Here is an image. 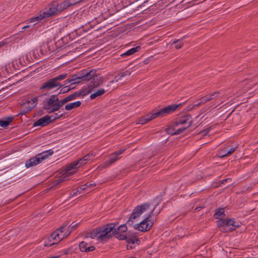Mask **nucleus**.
<instances>
[{
  "mask_svg": "<svg viewBox=\"0 0 258 258\" xmlns=\"http://www.w3.org/2000/svg\"><path fill=\"white\" fill-rule=\"evenodd\" d=\"M224 216L225 211L224 208L219 209L214 214V217L216 219H219L217 221V224L221 232H228L239 227V223L234 221L233 219H222V218Z\"/></svg>",
  "mask_w": 258,
  "mask_h": 258,
  "instance_id": "1",
  "label": "nucleus"
},
{
  "mask_svg": "<svg viewBox=\"0 0 258 258\" xmlns=\"http://www.w3.org/2000/svg\"><path fill=\"white\" fill-rule=\"evenodd\" d=\"M179 105L180 104L170 105L160 109L158 111H157L156 112L153 113H149L143 117L139 118L137 122V124H144L149 121L156 118L157 117L162 116L165 114L170 113L175 111Z\"/></svg>",
  "mask_w": 258,
  "mask_h": 258,
  "instance_id": "2",
  "label": "nucleus"
},
{
  "mask_svg": "<svg viewBox=\"0 0 258 258\" xmlns=\"http://www.w3.org/2000/svg\"><path fill=\"white\" fill-rule=\"evenodd\" d=\"M43 106V109L49 113L57 111L62 107L61 100L56 95H52L44 100Z\"/></svg>",
  "mask_w": 258,
  "mask_h": 258,
  "instance_id": "3",
  "label": "nucleus"
},
{
  "mask_svg": "<svg viewBox=\"0 0 258 258\" xmlns=\"http://www.w3.org/2000/svg\"><path fill=\"white\" fill-rule=\"evenodd\" d=\"M114 227L115 224L111 223L107 224L103 226L97 227L93 229L90 233H88L86 236V238L90 237L93 239L97 238L102 239L109 232L112 231Z\"/></svg>",
  "mask_w": 258,
  "mask_h": 258,
  "instance_id": "4",
  "label": "nucleus"
},
{
  "mask_svg": "<svg viewBox=\"0 0 258 258\" xmlns=\"http://www.w3.org/2000/svg\"><path fill=\"white\" fill-rule=\"evenodd\" d=\"M69 229V227L65 225L53 232L49 238L50 241H53V242L50 243L49 245L51 246L57 243L69 235L71 232Z\"/></svg>",
  "mask_w": 258,
  "mask_h": 258,
  "instance_id": "5",
  "label": "nucleus"
},
{
  "mask_svg": "<svg viewBox=\"0 0 258 258\" xmlns=\"http://www.w3.org/2000/svg\"><path fill=\"white\" fill-rule=\"evenodd\" d=\"M52 150L50 149L38 154L36 156L27 160L25 163V166L27 168L33 167L40 163L43 160L47 159L53 154Z\"/></svg>",
  "mask_w": 258,
  "mask_h": 258,
  "instance_id": "6",
  "label": "nucleus"
},
{
  "mask_svg": "<svg viewBox=\"0 0 258 258\" xmlns=\"http://www.w3.org/2000/svg\"><path fill=\"white\" fill-rule=\"evenodd\" d=\"M149 204L145 203L137 206L133 210L132 215L128 219L127 223L131 225L146 211L149 208Z\"/></svg>",
  "mask_w": 258,
  "mask_h": 258,
  "instance_id": "7",
  "label": "nucleus"
},
{
  "mask_svg": "<svg viewBox=\"0 0 258 258\" xmlns=\"http://www.w3.org/2000/svg\"><path fill=\"white\" fill-rule=\"evenodd\" d=\"M156 206L151 211L150 213L146 216L144 220L139 224H135L134 227L136 229L142 232H146L150 229L153 224V222L149 220L151 214L153 213Z\"/></svg>",
  "mask_w": 258,
  "mask_h": 258,
  "instance_id": "8",
  "label": "nucleus"
},
{
  "mask_svg": "<svg viewBox=\"0 0 258 258\" xmlns=\"http://www.w3.org/2000/svg\"><path fill=\"white\" fill-rule=\"evenodd\" d=\"M62 86V85L60 82H57L54 78L44 83L40 89L41 90L50 91L54 89H59L61 88Z\"/></svg>",
  "mask_w": 258,
  "mask_h": 258,
  "instance_id": "9",
  "label": "nucleus"
},
{
  "mask_svg": "<svg viewBox=\"0 0 258 258\" xmlns=\"http://www.w3.org/2000/svg\"><path fill=\"white\" fill-rule=\"evenodd\" d=\"M96 72L94 74L93 76L90 78L88 87L90 89V91H92L93 89L96 87H99L103 83V78L100 75H96Z\"/></svg>",
  "mask_w": 258,
  "mask_h": 258,
  "instance_id": "10",
  "label": "nucleus"
},
{
  "mask_svg": "<svg viewBox=\"0 0 258 258\" xmlns=\"http://www.w3.org/2000/svg\"><path fill=\"white\" fill-rule=\"evenodd\" d=\"M186 127H183V126H179L177 123L174 121L170 125L166 128V132L167 134L171 135H178L181 133L183 132Z\"/></svg>",
  "mask_w": 258,
  "mask_h": 258,
  "instance_id": "11",
  "label": "nucleus"
},
{
  "mask_svg": "<svg viewBox=\"0 0 258 258\" xmlns=\"http://www.w3.org/2000/svg\"><path fill=\"white\" fill-rule=\"evenodd\" d=\"M42 15H44L45 18H48L52 15L59 13L56 4L53 3L49 5L48 7L46 8L42 11Z\"/></svg>",
  "mask_w": 258,
  "mask_h": 258,
  "instance_id": "12",
  "label": "nucleus"
},
{
  "mask_svg": "<svg viewBox=\"0 0 258 258\" xmlns=\"http://www.w3.org/2000/svg\"><path fill=\"white\" fill-rule=\"evenodd\" d=\"M38 97H35L34 98H29L26 100L25 102L23 103V107L25 110L24 112L22 114L25 113L26 112L30 111L34 108L37 104Z\"/></svg>",
  "mask_w": 258,
  "mask_h": 258,
  "instance_id": "13",
  "label": "nucleus"
},
{
  "mask_svg": "<svg viewBox=\"0 0 258 258\" xmlns=\"http://www.w3.org/2000/svg\"><path fill=\"white\" fill-rule=\"evenodd\" d=\"M79 161H76L67 165L63 170L62 173L63 174H67V175L71 176L74 174L76 171H70L72 169H77L80 167Z\"/></svg>",
  "mask_w": 258,
  "mask_h": 258,
  "instance_id": "14",
  "label": "nucleus"
},
{
  "mask_svg": "<svg viewBox=\"0 0 258 258\" xmlns=\"http://www.w3.org/2000/svg\"><path fill=\"white\" fill-rule=\"evenodd\" d=\"M124 150V149H121L110 154L107 161L104 162V166L107 167L115 163L119 159V156L121 155Z\"/></svg>",
  "mask_w": 258,
  "mask_h": 258,
  "instance_id": "15",
  "label": "nucleus"
},
{
  "mask_svg": "<svg viewBox=\"0 0 258 258\" xmlns=\"http://www.w3.org/2000/svg\"><path fill=\"white\" fill-rule=\"evenodd\" d=\"M179 126H182L183 125L187 123V125L185 127L188 128L192 124L191 116L189 115H184L180 118L176 119L175 121ZM184 127V126H183Z\"/></svg>",
  "mask_w": 258,
  "mask_h": 258,
  "instance_id": "16",
  "label": "nucleus"
},
{
  "mask_svg": "<svg viewBox=\"0 0 258 258\" xmlns=\"http://www.w3.org/2000/svg\"><path fill=\"white\" fill-rule=\"evenodd\" d=\"M79 249L81 252L88 253L94 251L95 247L90 243L86 241H83L79 244Z\"/></svg>",
  "mask_w": 258,
  "mask_h": 258,
  "instance_id": "17",
  "label": "nucleus"
},
{
  "mask_svg": "<svg viewBox=\"0 0 258 258\" xmlns=\"http://www.w3.org/2000/svg\"><path fill=\"white\" fill-rule=\"evenodd\" d=\"M96 73V71L94 70H83L79 73L78 75L80 78V81L81 80H90V78L94 75V74Z\"/></svg>",
  "mask_w": 258,
  "mask_h": 258,
  "instance_id": "18",
  "label": "nucleus"
},
{
  "mask_svg": "<svg viewBox=\"0 0 258 258\" xmlns=\"http://www.w3.org/2000/svg\"><path fill=\"white\" fill-rule=\"evenodd\" d=\"M52 120L51 119L50 116L49 115H45L38 120H37L36 121H35L34 123V126H45L49 124V123H51Z\"/></svg>",
  "mask_w": 258,
  "mask_h": 258,
  "instance_id": "19",
  "label": "nucleus"
},
{
  "mask_svg": "<svg viewBox=\"0 0 258 258\" xmlns=\"http://www.w3.org/2000/svg\"><path fill=\"white\" fill-rule=\"evenodd\" d=\"M131 74V71L127 70L124 72L119 74L118 75L115 77L114 80L108 82L107 86H110L114 83L117 82L118 81L122 80V79L125 76H129Z\"/></svg>",
  "mask_w": 258,
  "mask_h": 258,
  "instance_id": "20",
  "label": "nucleus"
},
{
  "mask_svg": "<svg viewBox=\"0 0 258 258\" xmlns=\"http://www.w3.org/2000/svg\"><path fill=\"white\" fill-rule=\"evenodd\" d=\"M42 12L41 11L39 12V13L36 15L35 16L32 17L30 18L28 21L29 23H33V25L37 24L39 23L41 20L43 19H44L45 17L42 14Z\"/></svg>",
  "mask_w": 258,
  "mask_h": 258,
  "instance_id": "21",
  "label": "nucleus"
},
{
  "mask_svg": "<svg viewBox=\"0 0 258 258\" xmlns=\"http://www.w3.org/2000/svg\"><path fill=\"white\" fill-rule=\"evenodd\" d=\"M81 105L80 101H77L74 102H71L67 104L64 106V109L66 111H71L74 109H76Z\"/></svg>",
  "mask_w": 258,
  "mask_h": 258,
  "instance_id": "22",
  "label": "nucleus"
},
{
  "mask_svg": "<svg viewBox=\"0 0 258 258\" xmlns=\"http://www.w3.org/2000/svg\"><path fill=\"white\" fill-rule=\"evenodd\" d=\"M94 156L95 154L92 152H90L87 155H86L83 158L79 160L80 162V166H83V165L85 164L88 161L91 160Z\"/></svg>",
  "mask_w": 258,
  "mask_h": 258,
  "instance_id": "23",
  "label": "nucleus"
},
{
  "mask_svg": "<svg viewBox=\"0 0 258 258\" xmlns=\"http://www.w3.org/2000/svg\"><path fill=\"white\" fill-rule=\"evenodd\" d=\"M140 46H137L136 47H133L129 50H127L125 52L122 53L120 56L121 57H124L126 56H128L134 54L135 52L138 51L140 49Z\"/></svg>",
  "mask_w": 258,
  "mask_h": 258,
  "instance_id": "24",
  "label": "nucleus"
},
{
  "mask_svg": "<svg viewBox=\"0 0 258 258\" xmlns=\"http://www.w3.org/2000/svg\"><path fill=\"white\" fill-rule=\"evenodd\" d=\"M80 82L79 76L78 75H73L71 79H68L64 81V84L66 85L69 83H71V84H76L80 83Z\"/></svg>",
  "mask_w": 258,
  "mask_h": 258,
  "instance_id": "25",
  "label": "nucleus"
},
{
  "mask_svg": "<svg viewBox=\"0 0 258 258\" xmlns=\"http://www.w3.org/2000/svg\"><path fill=\"white\" fill-rule=\"evenodd\" d=\"M66 112H61L60 111L58 112L57 113H54L53 115H51L50 117L52 120V121H54L56 120L65 118L66 117Z\"/></svg>",
  "mask_w": 258,
  "mask_h": 258,
  "instance_id": "26",
  "label": "nucleus"
},
{
  "mask_svg": "<svg viewBox=\"0 0 258 258\" xmlns=\"http://www.w3.org/2000/svg\"><path fill=\"white\" fill-rule=\"evenodd\" d=\"M127 229V228L126 225L125 224H122L118 226L117 228H115L114 227L112 231L113 234H118L119 232H124L126 231Z\"/></svg>",
  "mask_w": 258,
  "mask_h": 258,
  "instance_id": "27",
  "label": "nucleus"
},
{
  "mask_svg": "<svg viewBox=\"0 0 258 258\" xmlns=\"http://www.w3.org/2000/svg\"><path fill=\"white\" fill-rule=\"evenodd\" d=\"M77 95L75 94H71L65 98L60 99L61 100V104L62 105V106L66 104L67 103L75 99L76 98Z\"/></svg>",
  "mask_w": 258,
  "mask_h": 258,
  "instance_id": "28",
  "label": "nucleus"
},
{
  "mask_svg": "<svg viewBox=\"0 0 258 258\" xmlns=\"http://www.w3.org/2000/svg\"><path fill=\"white\" fill-rule=\"evenodd\" d=\"M56 6L58 9L59 13L70 7L67 0L63 2L62 3L59 4H56Z\"/></svg>",
  "mask_w": 258,
  "mask_h": 258,
  "instance_id": "29",
  "label": "nucleus"
},
{
  "mask_svg": "<svg viewBox=\"0 0 258 258\" xmlns=\"http://www.w3.org/2000/svg\"><path fill=\"white\" fill-rule=\"evenodd\" d=\"M105 92L104 89H100L91 94L90 97L91 99H94L97 97L101 96Z\"/></svg>",
  "mask_w": 258,
  "mask_h": 258,
  "instance_id": "30",
  "label": "nucleus"
},
{
  "mask_svg": "<svg viewBox=\"0 0 258 258\" xmlns=\"http://www.w3.org/2000/svg\"><path fill=\"white\" fill-rule=\"evenodd\" d=\"M186 36H183L180 39H177L176 40L173 41L171 42V44H175V47L176 49L180 48L182 45L183 43L181 42V41L186 38Z\"/></svg>",
  "mask_w": 258,
  "mask_h": 258,
  "instance_id": "31",
  "label": "nucleus"
},
{
  "mask_svg": "<svg viewBox=\"0 0 258 258\" xmlns=\"http://www.w3.org/2000/svg\"><path fill=\"white\" fill-rule=\"evenodd\" d=\"M237 148V146H236L235 147L231 148L229 150H228V151H226L225 153H223L221 152L220 153V156L221 157H224L229 156L230 155H231L232 153H233L235 151V150Z\"/></svg>",
  "mask_w": 258,
  "mask_h": 258,
  "instance_id": "32",
  "label": "nucleus"
},
{
  "mask_svg": "<svg viewBox=\"0 0 258 258\" xmlns=\"http://www.w3.org/2000/svg\"><path fill=\"white\" fill-rule=\"evenodd\" d=\"M211 100V98H209L208 95H207L203 97H202L200 100V102L198 103L197 104H195V106H199L202 104H204L206 103L207 102Z\"/></svg>",
  "mask_w": 258,
  "mask_h": 258,
  "instance_id": "33",
  "label": "nucleus"
},
{
  "mask_svg": "<svg viewBox=\"0 0 258 258\" xmlns=\"http://www.w3.org/2000/svg\"><path fill=\"white\" fill-rule=\"evenodd\" d=\"M12 120V117H9L6 120H0V126L3 127H6L9 125Z\"/></svg>",
  "mask_w": 258,
  "mask_h": 258,
  "instance_id": "34",
  "label": "nucleus"
},
{
  "mask_svg": "<svg viewBox=\"0 0 258 258\" xmlns=\"http://www.w3.org/2000/svg\"><path fill=\"white\" fill-rule=\"evenodd\" d=\"M62 175H63V177H59L55 180V182L56 184H59L64 181H66L68 179V177L69 176V175H67V174H62Z\"/></svg>",
  "mask_w": 258,
  "mask_h": 258,
  "instance_id": "35",
  "label": "nucleus"
},
{
  "mask_svg": "<svg viewBox=\"0 0 258 258\" xmlns=\"http://www.w3.org/2000/svg\"><path fill=\"white\" fill-rule=\"evenodd\" d=\"M96 185L95 183H86L81 186V189H87L89 188H92Z\"/></svg>",
  "mask_w": 258,
  "mask_h": 258,
  "instance_id": "36",
  "label": "nucleus"
},
{
  "mask_svg": "<svg viewBox=\"0 0 258 258\" xmlns=\"http://www.w3.org/2000/svg\"><path fill=\"white\" fill-rule=\"evenodd\" d=\"M67 74H62L58 75V76L55 77L54 78L56 80L57 82H59V81L64 80V79H66L67 78Z\"/></svg>",
  "mask_w": 258,
  "mask_h": 258,
  "instance_id": "37",
  "label": "nucleus"
},
{
  "mask_svg": "<svg viewBox=\"0 0 258 258\" xmlns=\"http://www.w3.org/2000/svg\"><path fill=\"white\" fill-rule=\"evenodd\" d=\"M127 243L128 244H135L136 243L137 245H139V243H140V240H138V239H132V238H130L127 240Z\"/></svg>",
  "mask_w": 258,
  "mask_h": 258,
  "instance_id": "38",
  "label": "nucleus"
},
{
  "mask_svg": "<svg viewBox=\"0 0 258 258\" xmlns=\"http://www.w3.org/2000/svg\"><path fill=\"white\" fill-rule=\"evenodd\" d=\"M219 94V91L214 92L213 93H211L210 94H208L209 98H211V100L215 98Z\"/></svg>",
  "mask_w": 258,
  "mask_h": 258,
  "instance_id": "39",
  "label": "nucleus"
},
{
  "mask_svg": "<svg viewBox=\"0 0 258 258\" xmlns=\"http://www.w3.org/2000/svg\"><path fill=\"white\" fill-rule=\"evenodd\" d=\"M67 1H68L70 6L74 5L76 4H77L79 2H80V1H81V0H67Z\"/></svg>",
  "mask_w": 258,
  "mask_h": 258,
  "instance_id": "40",
  "label": "nucleus"
},
{
  "mask_svg": "<svg viewBox=\"0 0 258 258\" xmlns=\"http://www.w3.org/2000/svg\"><path fill=\"white\" fill-rule=\"evenodd\" d=\"M70 90H71V88L69 87V86H66L64 87H63L61 89L60 93H66V92H69Z\"/></svg>",
  "mask_w": 258,
  "mask_h": 258,
  "instance_id": "41",
  "label": "nucleus"
},
{
  "mask_svg": "<svg viewBox=\"0 0 258 258\" xmlns=\"http://www.w3.org/2000/svg\"><path fill=\"white\" fill-rule=\"evenodd\" d=\"M7 43H8L7 39H5V40L2 41L1 42H0V47L4 46L5 45L7 44Z\"/></svg>",
  "mask_w": 258,
  "mask_h": 258,
  "instance_id": "42",
  "label": "nucleus"
},
{
  "mask_svg": "<svg viewBox=\"0 0 258 258\" xmlns=\"http://www.w3.org/2000/svg\"><path fill=\"white\" fill-rule=\"evenodd\" d=\"M7 43H8L7 39H5V40L2 41L1 42H0V47L4 46L5 45L7 44Z\"/></svg>",
  "mask_w": 258,
  "mask_h": 258,
  "instance_id": "43",
  "label": "nucleus"
},
{
  "mask_svg": "<svg viewBox=\"0 0 258 258\" xmlns=\"http://www.w3.org/2000/svg\"><path fill=\"white\" fill-rule=\"evenodd\" d=\"M79 194L78 193V192H77V190H76L75 191H74L73 192V194H70V196H69V198H71V197H73L74 196H76L77 195H78Z\"/></svg>",
  "mask_w": 258,
  "mask_h": 258,
  "instance_id": "44",
  "label": "nucleus"
},
{
  "mask_svg": "<svg viewBox=\"0 0 258 258\" xmlns=\"http://www.w3.org/2000/svg\"><path fill=\"white\" fill-rule=\"evenodd\" d=\"M85 189H81V186L79 188H78V189H76L77 190V192H78V193L79 194H82V191L85 190Z\"/></svg>",
  "mask_w": 258,
  "mask_h": 258,
  "instance_id": "45",
  "label": "nucleus"
},
{
  "mask_svg": "<svg viewBox=\"0 0 258 258\" xmlns=\"http://www.w3.org/2000/svg\"><path fill=\"white\" fill-rule=\"evenodd\" d=\"M227 151H228V150L226 148H225L224 149H221V150L219 151V155L220 156V153H221V152L223 153H225V152Z\"/></svg>",
  "mask_w": 258,
  "mask_h": 258,
  "instance_id": "46",
  "label": "nucleus"
},
{
  "mask_svg": "<svg viewBox=\"0 0 258 258\" xmlns=\"http://www.w3.org/2000/svg\"><path fill=\"white\" fill-rule=\"evenodd\" d=\"M78 224H76L72 226V228H76L77 227Z\"/></svg>",
  "mask_w": 258,
  "mask_h": 258,
  "instance_id": "47",
  "label": "nucleus"
},
{
  "mask_svg": "<svg viewBox=\"0 0 258 258\" xmlns=\"http://www.w3.org/2000/svg\"><path fill=\"white\" fill-rule=\"evenodd\" d=\"M30 27V26L29 25H27V26H24L22 29H26V28H29Z\"/></svg>",
  "mask_w": 258,
  "mask_h": 258,
  "instance_id": "48",
  "label": "nucleus"
},
{
  "mask_svg": "<svg viewBox=\"0 0 258 258\" xmlns=\"http://www.w3.org/2000/svg\"><path fill=\"white\" fill-rule=\"evenodd\" d=\"M228 180H229V178L226 179V180H224V181H228Z\"/></svg>",
  "mask_w": 258,
  "mask_h": 258,
  "instance_id": "49",
  "label": "nucleus"
},
{
  "mask_svg": "<svg viewBox=\"0 0 258 258\" xmlns=\"http://www.w3.org/2000/svg\"><path fill=\"white\" fill-rule=\"evenodd\" d=\"M130 258H134L133 257H130Z\"/></svg>",
  "mask_w": 258,
  "mask_h": 258,
  "instance_id": "50",
  "label": "nucleus"
}]
</instances>
